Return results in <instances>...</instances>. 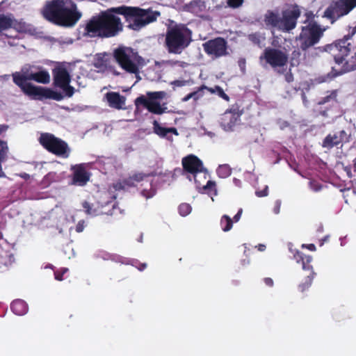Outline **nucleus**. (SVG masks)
Wrapping results in <instances>:
<instances>
[{
	"instance_id": "nucleus-30",
	"label": "nucleus",
	"mask_w": 356,
	"mask_h": 356,
	"mask_svg": "<svg viewBox=\"0 0 356 356\" xmlns=\"http://www.w3.org/2000/svg\"><path fill=\"white\" fill-rule=\"evenodd\" d=\"M356 67L353 65H349L348 62H345L342 65L340 70L337 71L334 67L332 68V73L334 77L342 75L346 72L355 70Z\"/></svg>"
},
{
	"instance_id": "nucleus-48",
	"label": "nucleus",
	"mask_w": 356,
	"mask_h": 356,
	"mask_svg": "<svg viewBox=\"0 0 356 356\" xmlns=\"http://www.w3.org/2000/svg\"><path fill=\"white\" fill-rule=\"evenodd\" d=\"M67 271V269L66 268H63L60 271H55L54 272V276H55V279L58 280V281H61L63 280V275L65 273V272Z\"/></svg>"
},
{
	"instance_id": "nucleus-4",
	"label": "nucleus",
	"mask_w": 356,
	"mask_h": 356,
	"mask_svg": "<svg viewBox=\"0 0 356 356\" xmlns=\"http://www.w3.org/2000/svg\"><path fill=\"white\" fill-rule=\"evenodd\" d=\"M120 13L128 24L127 27L134 31H139L145 26L154 22L160 16V13L152 8L144 9L138 6H120Z\"/></svg>"
},
{
	"instance_id": "nucleus-39",
	"label": "nucleus",
	"mask_w": 356,
	"mask_h": 356,
	"mask_svg": "<svg viewBox=\"0 0 356 356\" xmlns=\"http://www.w3.org/2000/svg\"><path fill=\"white\" fill-rule=\"evenodd\" d=\"M217 173L221 177H227L230 175L231 170L226 165H220L217 170Z\"/></svg>"
},
{
	"instance_id": "nucleus-62",
	"label": "nucleus",
	"mask_w": 356,
	"mask_h": 356,
	"mask_svg": "<svg viewBox=\"0 0 356 356\" xmlns=\"http://www.w3.org/2000/svg\"><path fill=\"white\" fill-rule=\"evenodd\" d=\"M347 174H348V177H352V175H351V172H350V170H347Z\"/></svg>"
},
{
	"instance_id": "nucleus-7",
	"label": "nucleus",
	"mask_w": 356,
	"mask_h": 356,
	"mask_svg": "<svg viewBox=\"0 0 356 356\" xmlns=\"http://www.w3.org/2000/svg\"><path fill=\"white\" fill-rule=\"evenodd\" d=\"M307 21H309L307 25L302 26L299 35L300 40V48L303 51H306L309 47L317 44L323 35L325 29H321L314 20L312 13H307Z\"/></svg>"
},
{
	"instance_id": "nucleus-52",
	"label": "nucleus",
	"mask_w": 356,
	"mask_h": 356,
	"mask_svg": "<svg viewBox=\"0 0 356 356\" xmlns=\"http://www.w3.org/2000/svg\"><path fill=\"white\" fill-rule=\"evenodd\" d=\"M264 282L265 284L269 287L273 286L274 282L273 280L270 277H265L264 279Z\"/></svg>"
},
{
	"instance_id": "nucleus-3",
	"label": "nucleus",
	"mask_w": 356,
	"mask_h": 356,
	"mask_svg": "<svg viewBox=\"0 0 356 356\" xmlns=\"http://www.w3.org/2000/svg\"><path fill=\"white\" fill-rule=\"evenodd\" d=\"M183 170L193 175L196 188L199 192L207 193L209 195H216V184L214 181L208 180L205 185L198 179L199 176H202L203 179L207 177V170L204 168L202 161L195 155L189 154L182 159Z\"/></svg>"
},
{
	"instance_id": "nucleus-34",
	"label": "nucleus",
	"mask_w": 356,
	"mask_h": 356,
	"mask_svg": "<svg viewBox=\"0 0 356 356\" xmlns=\"http://www.w3.org/2000/svg\"><path fill=\"white\" fill-rule=\"evenodd\" d=\"M163 63L165 66L170 67H179L180 68H186L188 66V63L185 61L173 59L163 60Z\"/></svg>"
},
{
	"instance_id": "nucleus-33",
	"label": "nucleus",
	"mask_w": 356,
	"mask_h": 356,
	"mask_svg": "<svg viewBox=\"0 0 356 356\" xmlns=\"http://www.w3.org/2000/svg\"><path fill=\"white\" fill-rule=\"evenodd\" d=\"M220 226L223 232H229L233 226V220L227 215H223L220 219Z\"/></svg>"
},
{
	"instance_id": "nucleus-25",
	"label": "nucleus",
	"mask_w": 356,
	"mask_h": 356,
	"mask_svg": "<svg viewBox=\"0 0 356 356\" xmlns=\"http://www.w3.org/2000/svg\"><path fill=\"white\" fill-rule=\"evenodd\" d=\"M70 6H68V27L74 26L81 19L82 13L77 10L76 5L70 1Z\"/></svg>"
},
{
	"instance_id": "nucleus-21",
	"label": "nucleus",
	"mask_w": 356,
	"mask_h": 356,
	"mask_svg": "<svg viewBox=\"0 0 356 356\" xmlns=\"http://www.w3.org/2000/svg\"><path fill=\"white\" fill-rule=\"evenodd\" d=\"M54 84L67 92V68L57 66L53 70Z\"/></svg>"
},
{
	"instance_id": "nucleus-42",
	"label": "nucleus",
	"mask_w": 356,
	"mask_h": 356,
	"mask_svg": "<svg viewBox=\"0 0 356 356\" xmlns=\"http://www.w3.org/2000/svg\"><path fill=\"white\" fill-rule=\"evenodd\" d=\"M248 39L252 43L257 45H260L261 44V36L258 33H251L248 35Z\"/></svg>"
},
{
	"instance_id": "nucleus-50",
	"label": "nucleus",
	"mask_w": 356,
	"mask_h": 356,
	"mask_svg": "<svg viewBox=\"0 0 356 356\" xmlns=\"http://www.w3.org/2000/svg\"><path fill=\"white\" fill-rule=\"evenodd\" d=\"M84 220H80L78 224L76 225L75 230L76 232H81L84 229Z\"/></svg>"
},
{
	"instance_id": "nucleus-45",
	"label": "nucleus",
	"mask_w": 356,
	"mask_h": 356,
	"mask_svg": "<svg viewBox=\"0 0 356 356\" xmlns=\"http://www.w3.org/2000/svg\"><path fill=\"white\" fill-rule=\"evenodd\" d=\"M72 64L70 62H68V71L72 70ZM70 73L68 72V97H72L74 93V87L71 86L70 85Z\"/></svg>"
},
{
	"instance_id": "nucleus-35",
	"label": "nucleus",
	"mask_w": 356,
	"mask_h": 356,
	"mask_svg": "<svg viewBox=\"0 0 356 356\" xmlns=\"http://www.w3.org/2000/svg\"><path fill=\"white\" fill-rule=\"evenodd\" d=\"M202 5L203 2L201 0H193L185 5V8L187 11L195 13L197 12V8H200Z\"/></svg>"
},
{
	"instance_id": "nucleus-8",
	"label": "nucleus",
	"mask_w": 356,
	"mask_h": 356,
	"mask_svg": "<svg viewBox=\"0 0 356 356\" xmlns=\"http://www.w3.org/2000/svg\"><path fill=\"white\" fill-rule=\"evenodd\" d=\"M65 0H52L47 2L42 10V15L47 21L63 26H67V6Z\"/></svg>"
},
{
	"instance_id": "nucleus-28",
	"label": "nucleus",
	"mask_w": 356,
	"mask_h": 356,
	"mask_svg": "<svg viewBox=\"0 0 356 356\" xmlns=\"http://www.w3.org/2000/svg\"><path fill=\"white\" fill-rule=\"evenodd\" d=\"M15 19L11 15L0 13V33L13 27Z\"/></svg>"
},
{
	"instance_id": "nucleus-5",
	"label": "nucleus",
	"mask_w": 356,
	"mask_h": 356,
	"mask_svg": "<svg viewBox=\"0 0 356 356\" xmlns=\"http://www.w3.org/2000/svg\"><path fill=\"white\" fill-rule=\"evenodd\" d=\"M192 41V31L185 24H175L167 29L165 46L169 54H180Z\"/></svg>"
},
{
	"instance_id": "nucleus-13",
	"label": "nucleus",
	"mask_w": 356,
	"mask_h": 356,
	"mask_svg": "<svg viewBox=\"0 0 356 356\" xmlns=\"http://www.w3.org/2000/svg\"><path fill=\"white\" fill-rule=\"evenodd\" d=\"M40 145L48 152L61 156L67 152V144L50 133H42L39 138Z\"/></svg>"
},
{
	"instance_id": "nucleus-64",
	"label": "nucleus",
	"mask_w": 356,
	"mask_h": 356,
	"mask_svg": "<svg viewBox=\"0 0 356 356\" xmlns=\"http://www.w3.org/2000/svg\"><path fill=\"white\" fill-rule=\"evenodd\" d=\"M29 177V175L26 173H24V175H22V177H24V178H26V177Z\"/></svg>"
},
{
	"instance_id": "nucleus-53",
	"label": "nucleus",
	"mask_w": 356,
	"mask_h": 356,
	"mask_svg": "<svg viewBox=\"0 0 356 356\" xmlns=\"http://www.w3.org/2000/svg\"><path fill=\"white\" fill-rule=\"evenodd\" d=\"M242 213H243V209H239L237 213L234 216L233 221H234L236 222H238L241 217Z\"/></svg>"
},
{
	"instance_id": "nucleus-11",
	"label": "nucleus",
	"mask_w": 356,
	"mask_h": 356,
	"mask_svg": "<svg viewBox=\"0 0 356 356\" xmlns=\"http://www.w3.org/2000/svg\"><path fill=\"white\" fill-rule=\"evenodd\" d=\"M356 7V0H337L325 10L324 16L332 21L348 14Z\"/></svg>"
},
{
	"instance_id": "nucleus-51",
	"label": "nucleus",
	"mask_w": 356,
	"mask_h": 356,
	"mask_svg": "<svg viewBox=\"0 0 356 356\" xmlns=\"http://www.w3.org/2000/svg\"><path fill=\"white\" fill-rule=\"evenodd\" d=\"M238 65L242 71L245 69L246 60L244 58H241L238 61Z\"/></svg>"
},
{
	"instance_id": "nucleus-29",
	"label": "nucleus",
	"mask_w": 356,
	"mask_h": 356,
	"mask_svg": "<svg viewBox=\"0 0 356 356\" xmlns=\"http://www.w3.org/2000/svg\"><path fill=\"white\" fill-rule=\"evenodd\" d=\"M8 152V147L7 143L0 140V177L5 176V174L2 170L1 163L5 160Z\"/></svg>"
},
{
	"instance_id": "nucleus-49",
	"label": "nucleus",
	"mask_w": 356,
	"mask_h": 356,
	"mask_svg": "<svg viewBox=\"0 0 356 356\" xmlns=\"http://www.w3.org/2000/svg\"><path fill=\"white\" fill-rule=\"evenodd\" d=\"M310 186L314 191H318L322 188V186L316 181H310Z\"/></svg>"
},
{
	"instance_id": "nucleus-54",
	"label": "nucleus",
	"mask_w": 356,
	"mask_h": 356,
	"mask_svg": "<svg viewBox=\"0 0 356 356\" xmlns=\"http://www.w3.org/2000/svg\"><path fill=\"white\" fill-rule=\"evenodd\" d=\"M142 195L147 198L152 197L153 194L150 193L147 190H143L141 192Z\"/></svg>"
},
{
	"instance_id": "nucleus-26",
	"label": "nucleus",
	"mask_w": 356,
	"mask_h": 356,
	"mask_svg": "<svg viewBox=\"0 0 356 356\" xmlns=\"http://www.w3.org/2000/svg\"><path fill=\"white\" fill-rule=\"evenodd\" d=\"M281 17L277 13L272 10H268L264 15V22L266 25L277 28L280 30Z\"/></svg>"
},
{
	"instance_id": "nucleus-18",
	"label": "nucleus",
	"mask_w": 356,
	"mask_h": 356,
	"mask_svg": "<svg viewBox=\"0 0 356 356\" xmlns=\"http://www.w3.org/2000/svg\"><path fill=\"white\" fill-rule=\"evenodd\" d=\"M74 171L71 184L83 186L90 180V173L88 172L82 164L72 166Z\"/></svg>"
},
{
	"instance_id": "nucleus-15",
	"label": "nucleus",
	"mask_w": 356,
	"mask_h": 356,
	"mask_svg": "<svg viewBox=\"0 0 356 356\" xmlns=\"http://www.w3.org/2000/svg\"><path fill=\"white\" fill-rule=\"evenodd\" d=\"M300 14L301 11L297 5L282 10L280 30L284 32H289L294 29Z\"/></svg>"
},
{
	"instance_id": "nucleus-41",
	"label": "nucleus",
	"mask_w": 356,
	"mask_h": 356,
	"mask_svg": "<svg viewBox=\"0 0 356 356\" xmlns=\"http://www.w3.org/2000/svg\"><path fill=\"white\" fill-rule=\"evenodd\" d=\"M212 90H214V93L217 92L218 96L222 98L223 99L228 101L229 100V96L224 92L223 89L219 86H216Z\"/></svg>"
},
{
	"instance_id": "nucleus-14",
	"label": "nucleus",
	"mask_w": 356,
	"mask_h": 356,
	"mask_svg": "<svg viewBox=\"0 0 356 356\" xmlns=\"http://www.w3.org/2000/svg\"><path fill=\"white\" fill-rule=\"evenodd\" d=\"M243 111L239 106L233 105L230 108L226 110L220 118L221 127L227 131H233L234 127L239 124Z\"/></svg>"
},
{
	"instance_id": "nucleus-60",
	"label": "nucleus",
	"mask_w": 356,
	"mask_h": 356,
	"mask_svg": "<svg viewBox=\"0 0 356 356\" xmlns=\"http://www.w3.org/2000/svg\"><path fill=\"white\" fill-rule=\"evenodd\" d=\"M327 238H328V236H326L323 238H322L320 241V245L322 246L323 245V243L327 240Z\"/></svg>"
},
{
	"instance_id": "nucleus-31",
	"label": "nucleus",
	"mask_w": 356,
	"mask_h": 356,
	"mask_svg": "<svg viewBox=\"0 0 356 356\" xmlns=\"http://www.w3.org/2000/svg\"><path fill=\"white\" fill-rule=\"evenodd\" d=\"M337 90H332V91L330 92V93L327 95L322 97L318 102V104L323 105L327 103H332V104L336 103V102H337Z\"/></svg>"
},
{
	"instance_id": "nucleus-57",
	"label": "nucleus",
	"mask_w": 356,
	"mask_h": 356,
	"mask_svg": "<svg viewBox=\"0 0 356 356\" xmlns=\"http://www.w3.org/2000/svg\"><path fill=\"white\" fill-rule=\"evenodd\" d=\"M307 248L310 250V251H315L316 250V246L313 243H311V244H308L307 245Z\"/></svg>"
},
{
	"instance_id": "nucleus-46",
	"label": "nucleus",
	"mask_w": 356,
	"mask_h": 356,
	"mask_svg": "<svg viewBox=\"0 0 356 356\" xmlns=\"http://www.w3.org/2000/svg\"><path fill=\"white\" fill-rule=\"evenodd\" d=\"M122 184H123V186H128V187L135 186V184L134 182V180H133L131 176H129L127 178L123 179L122 181Z\"/></svg>"
},
{
	"instance_id": "nucleus-47",
	"label": "nucleus",
	"mask_w": 356,
	"mask_h": 356,
	"mask_svg": "<svg viewBox=\"0 0 356 356\" xmlns=\"http://www.w3.org/2000/svg\"><path fill=\"white\" fill-rule=\"evenodd\" d=\"M255 194L259 197H266L268 194V186H265L264 188L261 191H256Z\"/></svg>"
},
{
	"instance_id": "nucleus-56",
	"label": "nucleus",
	"mask_w": 356,
	"mask_h": 356,
	"mask_svg": "<svg viewBox=\"0 0 356 356\" xmlns=\"http://www.w3.org/2000/svg\"><path fill=\"white\" fill-rule=\"evenodd\" d=\"M192 99V96H191V92L189 94H188L187 95H186L185 97H184L181 99L182 102H188L189 99Z\"/></svg>"
},
{
	"instance_id": "nucleus-24",
	"label": "nucleus",
	"mask_w": 356,
	"mask_h": 356,
	"mask_svg": "<svg viewBox=\"0 0 356 356\" xmlns=\"http://www.w3.org/2000/svg\"><path fill=\"white\" fill-rule=\"evenodd\" d=\"M106 98L109 106L116 109H121L125 104L124 97L116 92H108L106 94Z\"/></svg>"
},
{
	"instance_id": "nucleus-27",
	"label": "nucleus",
	"mask_w": 356,
	"mask_h": 356,
	"mask_svg": "<svg viewBox=\"0 0 356 356\" xmlns=\"http://www.w3.org/2000/svg\"><path fill=\"white\" fill-rule=\"evenodd\" d=\"M10 309L16 315L22 316L27 312L28 306L25 301L17 299L12 302Z\"/></svg>"
},
{
	"instance_id": "nucleus-38",
	"label": "nucleus",
	"mask_w": 356,
	"mask_h": 356,
	"mask_svg": "<svg viewBox=\"0 0 356 356\" xmlns=\"http://www.w3.org/2000/svg\"><path fill=\"white\" fill-rule=\"evenodd\" d=\"M165 95V92L164 91H158V92H150L147 93L148 98L147 99H152V101H156V99H161Z\"/></svg>"
},
{
	"instance_id": "nucleus-1",
	"label": "nucleus",
	"mask_w": 356,
	"mask_h": 356,
	"mask_svg": "<svg viewBox=\"0 0 356 356\" xmlns=\"http://www.w3.org/2000/svg\"><path fill=\"white\" fill-rule=\"evenodd\" d=\"M120 6L112 7L92 16L86 24L84 35L90 38H110L118 35L124 29L120 17Z\"/></svg>"
},
{
	"instance_id": "nucleus-40",
	"label": "nucleus",
	"mask_w": 356,
	"mask_h": 356,
	"mask_svg": "<svg viewBox=\"0 0 356 356\" xmlns=\"http://www.w3.org/2000/svg\"><path fill=\"white\" fill-rule=\"evenodd\" d=\"M189 83L188 80H175L170 82V85L172 86L175 90L176 88L183 87Z\"/></svg>"
},
{
	"instance_id": "nucleus-58",
	"label": "nucleus",
	"mask_w": 356,
	"mask_h": 356,
	"mask_svg": "<svg viewBox=\"0 0 356 356\" xmlns=\"http://www.w3.org/2000/svg\"><path fill=\"white\" fill-rule=\"evenodd\" d=\"M258 250L261 252L264 251L266 249V245L264 244H259L258 246Z\"/></svg>"
},
{
	"instance_id": "nucleus-59",
	"label": "nucleus",
	"mask_w": 356,
	"mask_h": 356,
	"mask_svg": "<svg viewBox=\"0 0 356 356\" xmlns=\"http://www.w3.org/2000/svg\"><path fill=\"white\" fill-rule=\"evenodd\" d=\"M286 80L287 81V82H291L293 80L292 74H287L286 76Z\"/></svg>"
},
{
	"instance_id": "nucleus-44",
	"label": "nucleus",
	"mask_w": 356,
	"mask_h": 356,
	"mask_svg": "<svg viewBox=\"0 0 356 356\" xmlns=\"http://www.w3.org/2000/svg\"><path fill=\"white\" fill-rule=\"evenodd\" d=\"M244 0H227V6L232 8H238L243 5Z\"/></svg>"
},
{
	"instance_id": "nucleus-20",
	"label": "nucleus",
	"mask_w": 356,
	"mask_h": 356,
	"mask_svg": "<svg viewBox=\"0 0 356 356\" xmlns=\"http://www.w3.org/2000/svg\"><path fill=\"white\" fill-rule=\"evenodd\" d=\"M135 104L136 106L139 104L143 105L148 111L156 115L163 114L167 109V107H163L159 102L147 99V97L143 95L137 97Z\"/></svg>"
},
{
	"instance_id": "nucleus-55",
	"label": "nucleus",
	"mask_w": 356,
	"mask_h": 356,
	"mask_svg": "<svg viewBox=\"0 0 356 356\" xmlns=\"http://www.w3.org/2000/svg\"><path fill=\"white\" fill-rule=\"evenodd\" d=\"M8 129V126L6 124H0V135L5 132Z\"/></svg>"
},
{
	"instance_id": "nucleus-19",
	"label": "nucleus",
	"mask_w": 356,
	"mask_h": 356,
	"mask_svg": "<svg viewBox=\"0 0 356 356\" xmlns=\"http://www.w3.org/2000/svg\"><path fill=\"white\" fill-rule=\"evenodd\" d=\"M350 141V136L344 130H341L334 135H327L323 141V147L328 149L338 146L342 143Z\"/></svg>"
},
{
	"instance_id": "nucleus-9",
	"label": "nucleus",
	"mask_w": 356,
	"mask_h": 356,
	"mask_svg": "<svg viewBox=\"0 0 356 356\" xmlns=\"http://www.w3.org/2000/svg\"><path fill=\"white\" fill-rule=\"evenodd\" d=\"M355 34L356 26L353 28H350L348 33L344 35L342 39L338 40L335 42L327 44L325 47V51L333 56L336 63L339 65L342 64L345 58L348 56L352 48V45L348 42V40Z\"/></svg>"
},
{
	"instance_id": "nucleus-2",
	"label": "nucleus",
	"mask_w": 356,
	"mask_h": 356,
	"mask_svg": "<svg viewBox=\"0 0 356 356\" xmlns=\"http://www.w3.org/2000/svg\"><path fill=\"white\" fill-rule=\"evenodd\" d=\"M13 80L15 84L19 87L25 95L31 97L34 99L43 100L44 99H51L60 101L63 97L61 93L56 92L52 89L35 86L27 82L29 80H33L44 84L49 83L50 76L47 71L42 70L28 74L15 72L13 74Z\"/></svg>"
},
{
	"instance_id": "nucleus-63",
	"label": "nucleus",
	"mask_w": 356,
	"mask_h": 356,
	"mask_svg": "<svg viewBox=\"0 0 356 356\" xmlns=\"http://www.w3.org/2000/svg\"><path fill=\"white\" fill-rule=\"evenodd\" d=\"M354 171L356 172V159L354 161Z\"/></svg>"
},
{
	"instance_id": "nucleus-36",
	"label": "nucleus",
	"mask_w": 356,
	"mask_h": 356,
	"mask_svg": "<svg viewBox=\"0 0 356 356\" xmlns=\"http://www.w3.org/2000/svg\"><path fill=\"white\" fill-rule=\"evenodd\" d=\"M300 55L301 54L299 50H293L292 51L290 58L291 66L294 67L299 65Z\"/></svg>"
},
{
	"instance_id": "nucleus-12",
	"label": "nucleus",
	"mask_w": 356,
	"mask_h": 356,
	"mask_svg": "<svg viewBox=\"0 0 356 356\" xmlns=\"http://www.w3.org/2000/svg\"><path fill=\"white\" fill-rule=\"evenodd\" d=\"M204 51L213 59L229 55L227 41L221 37L209 40L202 44Z\"/></svg>"
},
{
	"instance_id": "nucleus-6",
	"label": "nucleus",
	"mask_w": 356,
	"mask_h": 356,
	"mask_svg": "<svg viewBox=\"0 0 356 356\" xmlns=\"http://www.w3.org/2000/svg\"><path fill=\"white\" fill-rule=\"evenodd\" d=\"M115 62L126 72L138 75L140 69L145 65L144 58L131 47L119 46L113 51Z\"/></svg>"
},
{
	"instance_id": "nucleus-37",
	"label": "nucleus",
	"mask_w": 356,
	"mask_h": 356,
	"mask_svg": "<svg viewBox=\"0 0 356 356\" xmlns=\"http://www.w3.org/2000/svg\"><path fill=\"white\" fill-rule=\"evenodd\" d=\"M179 213L181 216H186L188 215L192 210L191 206L187 203H181L179 206Z\"/></svg>"
},
{
	"instance_id": "nucleus-10",
	"label": "nucleus",
	"mask_w": 356,
	"mask_h": 356,
	"mask_svg": "<svg viewBox=\"0 0 356 356\" xmlns=\"http://www.w3.org/2000/svg\"><path fill=\"white\" fill-rule=\"evenodd\" d=\"M260 61L264 60L273 69L286 66L289 62V55L286 51L273 47H266L259 56Z\"/></svg>"
},
{
	"instance_id": "nucleus-22",
	"label": "nucleus",
	"mask_w": 356,
	"mask_h": 356,
	"mask_svg": "<svg viewBox=\"0 0 356 356\" xmlns=\"http://www.w3.org/2000/svg\"><path fill=\"white\" fill-rule=\"evenodd\" d=\"M92 65L97 70L98 72H104L108 70L115 76L120 75V72L116 70L114 67L108 65L107 59L105 58V55L98 56L95 58Z\"/></svg>"
},
{
	"instance_id": "nucleus-16",
	"label": "nucleus",
	"mask_w": 356,
	"mask_h": 356,
	"mask_svg": "<svg viewBox=\"0 0 356 356\" xmlns=\"http://www.w3.org/2000/svg\"><path fill=\"white\" fill-rule=\"evenodd\" d=\"M294 257L297 262L302 263L303 270L309 271V273L305 277V281L300 283L298 286V289L301 292H304L311 286L314 276L316 275V273L313 270L312 266L310 265V263L312 261V257L310 255H305L301 252H297L294 254Z\"/></svg>"
},
{
	"instance_id": "nucleus-32",
	"label": "nucleus",
	"mask_w": 356,
	"mask_h": 356,
	"mask_svg": "<svg viewBox=\"0 0 356 356\" xmlns=\"http://www.w3.org/2000/svg\"><path fill=\"white\" fill-rule=\"evenodd\" d=\"M204 90H207L211 93H214V90H212V88H209L204 85H202L200 87L197 88L196 90L191 92L192 99L194 101H197L199 99L202 98L204 95Z\"/></svg>"
},
{
	"instance_id": "nucleus-23",
	"label": "nucleus",
	"mask_w": 356,
	"mask_h": 356,
	"mask_svg": "<svg viewBox=\"0 0 356 356\" xmlns=\"http://www.w3.org/2000/svg\"><path fill=\"white\" fill-rule=\"evenodd\" d=\"M153 130L155 134L158 135L161 138H165L168 140H172V137L171 136H168V134H174L176 136L179 135V133L176 128L163 127L156 120H154L153 122Z\"/></svg>"
},
{
	"instance_id": "nucleus-61",
	"label": "nucleus",
	"mask_w": 356,
	"mask_h": 356,
	"mask_svg": "<svg viewBox=\"0 0 356 356\" xmlns=\"http://www.w3.org/2000/svg\"><path fill=\"white\" fill-rule=\"evenodd\" d=\"M146 266H147L146 264H141V267L139 268V270H143L146 268Z\"/></svg>"
},
{
	"instance_id": "nucleus-17",
	"label": "nucleus",
	"mask_w": 356,
	"mask_h": 356,
	"mask_svg": "<svg viewBox=\"0 0 356 356\" xmlns=\"http://www.w3.org/2000/svg\"><path fill=\"white\" fill-rule=\"evenodd\" d=\"M82 207L85 212L91 216H99L103 214L113 215V210L115 209V203L113 202H106L105 204L99 202L90 203L84 201Z\"/></svg>"
},
{
	"instance_id": "nucleus-43",
	"label": "nucleus",
	"mask_w": 356,
	"mask_h": 356,
	"mask_svg": "<svg viewBox=\"0 0 356 356\" xmlns=\"http://www.w3.org/2000/svg\"><path fill=\"white\" fill-rule=\"evenodd\" d=\"M132 179L134 180V184L140 182L145 177H148V175L145 174L143 172H136L133 175H131Z\"/></svg>"
}]
</instances>
